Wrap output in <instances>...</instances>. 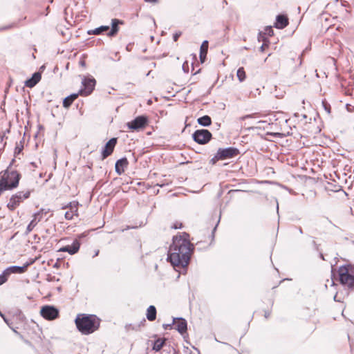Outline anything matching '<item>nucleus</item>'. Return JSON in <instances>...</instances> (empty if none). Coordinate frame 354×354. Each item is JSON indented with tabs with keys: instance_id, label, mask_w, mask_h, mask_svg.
<instances>
[{
	"instance_id": "473e14b6",
	"label": "nucleus",
	"mask_w": 354,
	"mask_h": 354,
	"mask_svg": "<svg viewBox=\"0 0 354 354\" xmlns=\"http://www.w3.org/2000/svg\"><path fill=\"white\" fill-rule=\"evenodd\" d=\"M218 160H221V158L218 157V153L216 152L214 156L210 160V163L215 165Z\"/></svg>"
},
{
	"instance_id": "6e6d98bb",
	"label": "nucleus",
	"mask_w": 354,
	"mask_h": 354,
	"mask_svg": "<svg viewBox=\"0 0 354 354\" xmlns=\"http://www.w3.org/2000/svg\"><path fill=\"white\" fill-rule=\"evenodd\" d=\"M194 59H196V55L195 54L192 55Z\"/></svg>"
},
{
	"instance_id": "13d9d810",
	"label": "nucleus",
	"mask_w": 354,
	"mask_h": 354,
	"mask_svg": "<svg viewBox=\"0 0 354 354\" xmlns=\"http://www.w3.org/2000/svg\"><path fill=\"white\" fill-rule=\"evenodd\" d=\"M339 0H335L336 2H337Z\"/></svg>"
},
{
	"instance_id": "f8f14e48",
	"label": "nucleus",
	"mask_w": 354,
	"mask_h": 354,
	"mask_svg": "<svg viewBox=\"0 0 354 354\" xmlns=\"http://www.w3.org/2000/svg\"><path fill=\"white\" fill-rule=\"evenodd\" d=\"M173 324H176L175 328L180 334L183 335L187 332V322L185 319L183 317H174Z\"/></svg>"
},
{
	"instance_id": "3c124183",
	"label": "nucleus",
	"mask_w": 354,
	"mask_h": 354,
	"mask_svg": "<svg viewBox=\"0 0 354 354\" xmlns=\"http://www.w3.org/2000/svg\"><path fill=\"white\" fill-rule=\"evenodd\" d=\"M304 53V52L302 53ZM303 55V54L301 55L299 59H300V62H299V64L301 65V62H302V59H301V56Z\"/></svg>"
},
{
	"instance_id": "4d7b16f0",
	"label": "nucleus",
	"mask_w": 354,
	"mask_h": 354,
	"mask_svg": "<svg viewBox=\"0 0 354 354\" xmlns=\"http://www.w3.org/2000/svg\"><path fill=\"white\" fill-rule=\"evenodd\" d=\"M216 226L213 229V231H212L213 233L216 230Z\"/></svg>"
},
{
	"instance_id": "c03bdc74",
	"label": "nucleus",
	"mask_w": 354,
	"mask_h": 354,
	"mask_svg": "<svg viewBox=\"0 0 354 354\" xmlns=\"http://www.w3.org/2000/svg\"><path fill=\"white\" fill-rule=\"evenodd\" d=\"M0 316L1 317H3V320L8 324V320L5 317L4 315L0 311Z\"/></svg>"
},
{
	"instance_id": "f03ea898",
	"label": "nucleus",
	"mask_w": 354,
	"mask_h": 354,
	"mask_svg": "<svg viewBox=\"0 0 354 354\" xmlns=\"http://www.w3.org/2000/svg\"><path fill=\"white\" fill-rule=\"evenodd\" d=\"M101 319L93 314H78L75 319L77 330L83 335H89L97 330Z\"/></svg>"
},
{
	"instance_id": "e433bc0d",
	"label": "nucleus",
	"mask_w": 354,
	"mask_h": 354,
	"mask_svg": "<svg viewBox=\"0 0 354 354\" xmlns=\"http://www.w3.org/2000/svg\"><path fill=\"white\" fill-rule=\"evenodd\" d=\"M171 227L175 230L181 229L183 227V224L181 223H176L171 226Z\"/></svg>"
},
{
	"instance_id": "f3484780",
	"label": "nucleus",
	"mask_w": 354,
	"mask_h": 354,
	"mask_svg": "<svg viewBox=\"0 0 354 354\" xmlns=\"http://www.w3.org/2000/svg\"><path fill=\"white\" fill-rule=\"evenodd\" d=\"M208 45H209L208 41L204 40L201 46L199 58H200V61L202 64L204 63L206 60V57H207V50H208Z\"/></svg>"
},
{
	"instance_id": "8fccbe9b",
	"label": "nucleus",
	"mask_w": 354,
	"mask_h": 354,
	"mask_svg": "<svg viewBox=\"0 0 354 354\" xmlns=\"http://www.w3.org/2000/svg\"><path fill=\"white\" fill-rule=\"evenodd\" d=\"M319 257H320V258H321L322 259L325 260V259H324V254H323L322 253H320Z\"/></svg>"
},
{
	"instance_id": "09e8293b",
	"label": "nucleus",
	"mask_w": 354,
	"mask_h": 354,
	"mask_svg": "<svg viewBox=\"0 0 354 354\" xmlns=\"http://www.w3.org/2000/svg\"><path fill=\"white\" fill-rule=\"evenodd\" d=\"M342 6H344V7L346 6V1H342Z\"/></svg>"
},
{
	"instance_id": "2f4dec72",
	"label": "nucleus",
	"mask_w": 354,
	"mask_h": 354,
	"mask_svg": "<svg viewBox=\"0 0 354 354\" xmlns=\"http://www.w3.org/2000/svg\"><path fill=\"white\" fill-rule=\"evenodd\" d=\"M75 215V213L72 212H70V211H67L66 213H65V218L67 219V220H71L73 219V216Z\"/></svg>"
},
{
	"instance_id": "4c0bfd02",
	"label": "nucleus",
	"mask_w": 354,
	"mask_h": 354,
	"mask_svg": "<svg viewBox=\"0 0 354 354\" xmlns=\"http://www.w3.org/2000/svg\"><path fill=\"white\" fill-rule=\"evenodd\" d=\"M182 68L185 73L189 72L188 63L187 61L183 63Z\"/></svg>"
},
{
	"instance_id": "a18cd8bd",
	"label": "nucleus",
	"mask_w": 354,
	"mask_h": 354,
	"mask_svg": "<svg viewBox=\"0 0 354 354\" xmlns=\"http://www.w3.org/2000/svg\"><path fill=\"white\" fill-rule=\"evenodd\" d=\"M11 26H3V27H1L0 28V30H7L9 28H10Z\"/></svg>"
},
{
	"instance_id": "f257e3e1",
	"label": "nucleus",
	"mask_w": 354,
	"mask_h": 354,
	"mask_svg": "<svg viewBox=\"0 0 354 354\" xmlns=\"http://www.w3.org/2000/svg\"><path fill=\"white\" fill-rule=\"evenodd\" d=\"M189 235L184 232L183 236L173 237L167 260L176 268L187 269L195 247L189 240Z\"/></svg>"
},
{
	"instance_id": "6e6552de",
	"label": "nucleus",
	"mask_w": 354,
	"mask_h": 354,
	"mask_svg": "<svg viewBox=\"0 0 354 354\" xmlns=\"http://www.w3.org/2000/svg\"><path fill=\"white\" fill-rule=\"evenodd\" d=\"M148 124V118L146 115H142L136 117L127 123V127L132 131H139L144 129Z\"/></svg>"
},
{
	"instance_id": "a211bd4d",
	"label": "nucleus",
	"mask_w": 354,
	"mask_h": 354,
	"mask_svg": "<svg viewBox=\"0 0 354 354\" xmlns=\"http://www.w3.org/2000/svg\"><path fill=\"white\" fill-rule=\"evenodd\" d=\"M80 95V93H79V92H78V93H72V94L69 95L68 96L66 97L63 100V106L66 109L69 108L71 106V105L72 104V103L73 102V101L75 100H76Z\"/></svg>"
},
{
	"instance_id": "dca6fc26",
	"label": "nucleus",
	"mask_w": 354,
	"mask_h": 354,
	"mask_svg": "<svg viewBox=\"0 0 354 354\" xmlns=\"http://www.w3.org/2000/svg\"><path fill=\"white\" fill-rule=\"evenodd\" d=\"M41 75L39 72H35L32 75V77L28 78L25 82V86L28 88L34 87L41 80Z\"/></svg>"
},
{
	"instance_id": "f704fd0d",
	"label": "nucleus",
	"mask_w": 354,
	"mask_h": 354,
	"mask_svg": "<svg viewBox=\"0 0 354 354\" xmlns=\"http://www.w3.org/2000/svg\"><path fill=\"white\" fill-rule=\"evenodd\" d=\"M49 211H50V209H43V208H42V209H41L37 212V213H39V216H38V218H39V217H40V216H41V217H42V215H43V214H45V215H46L47 213H48V212H49Z\"/></svg>"
},
{
	"instance_id": "a878e982",
	"label": "nucleus",
	"mask_w": 354,
	"mask_h": 354,
	"mask_svg": "<svg viewBox=\"0 0 354 354\" xmlns=\"http://www.w3.org/2000/svg\"><path fill=\"white\" fill-rule=\"evenodd\" d=\"M79 203L77 201L70 202L66 206L63 207V209L68 207L70 209V212H72L77 215V209H78Z\"/></svg>"
},
{
	"instance_id": "de8ad7c7",
	"label": "nucleus",
	"mask_w": 354,
	"mask_h": 354,
	"mask_svg": "<svg viewBox=\"0 0 354 354\" xmlns=\"http://www.w3.org/2000/svg\"><path fill=\"white\" fill-rule=\"evenodd\" d=\"M99 254V250L95 251L93 257H97Z\"/></svg>"
},
{
	"instance_id": "ea45409f",
	"label": "nucleus",
	"mask_w": 354,
	"mask_h": 354,
	"mask_svg": "<svg viewBox=\"0 0 354 354\" xmlns=\"http://www.w3.org/2000/svg\"><path fill=\"white\" fill-rule=\"evenodd\" d=\"M88 234V232H83L82 234H80L77 235V239H83L84 237H86Z\"/></svg>"
},
{
	"instance_id": "0eeeda50",
	"label": "nucleus",
	"mask_w": 354,
	"mask_h": 354,
	"mask_svg": "<svg viewBox=\"0 0 354 354\" xmlns=\"http://www.w3.org/2000/svg\"><path fill=\"white\" fill-rule=\"evenodd\" d=\"M40 314L46 319L53 320L59 317V311L54 306L46 305L41 307Z\"/></svg>"
},
{
	"instance_id": "4468645a",
	"label": "nucleus",
	"mask_w": 354,
	"mask_h": 354,
	"mask_svg": "<svg viewBox=\"0 0 354 354\" xmlns=\"http://www.w3.org/2000/svg\"><path fill=\"white\" fill-rule=\"evenodd\" d=\"M129 164L128 160L126 157L118 159L115 165V171L118 175H121L124 172L125 168L127 167Z\"/></svg>"
},
{
	"instance_id": "5701e85b",
	"label": "nucleus",
	"mask_w": 354,
	"mask_h": 354,
	"mask_svg": "<svg viewBox=\"0 0 354 354\" xmlns=\"http://www.w3.org/2000/svg\"><path fill=\"white\" fill-rule=\"evenodd\" d=\"M198 124L203 127H209L212 124V119L209 115H203L197 119Z\"/></svg>"
},
{
	"instance_id": "c9c22d12",
	"label": "nucleus",
	"mask_w": 354,
	"mask_h": 354,
	"mask_svg": "<svg viewBox=\"0 0 354 354\" xmlns=\"http://www.w3.org/2000/svg\"><path fill=\"white\" fill-rule=\"evenodd\" d=\"M182 32L180 31L176 32L173 35V39L174 41H176L178 38L181 36Z\"/></svg>"
},
{
	"instance_id": "aec40b11",
	"label": "nucleus",
	"mask_w": 354,
	"mask_h": 354,
	"mask_svg": "<svg viewBox=\"0 0 354 354\" xmlns=\"http://www.w3.org/2000/svg\"><path fill=\"white\" fill-rule=\"evenodd\" d=\"M39 213H35L33 215V219L29 223L26 227V234L30 233L33 228L36 226L38 222H39L41 219V216L39 217Z\"/></svg>"
},
{
	"instance_id": "423d86ee",
	"label": "nucleus",
	"mask_w": 354,
	"mask_h": 354,
	"mask_svg": "<svg viewBox=\"0 0 354 354\" xmlns=\"http://www.w3.org/2000/svg\"><path fill=\"white\" fill-rule=\"evenodd\" d=\"M82 88L79 91L80 95H89L95 88L96 80L94 77H84L82 80Z\"/></svg>"
},
{
	"instance_id": "7c9ffc66",
	"label": "nucleus",
	"mask_w": 354,
	"mask_h": 354,
	"mask_svg": "<svg viewBox=\"0 0 354 354\" xmlns=\"http://www.w3.org/2000/svg\"><path fill=\"white\" fill-rule=\"evenodd\" d=\"M322 103V106H323L324 109L328 114L330 113V104L326 100H323Z\"/></svg>"
},
{
	"instance_id": "603ef678",
	"label": "nucleus",
	"mask_w": 354,
	"mask_h": 354,
	"mask_svg": "<svg viewBox=\"0 0 354 354\" xmlns=\"http://www.w3.org/2000/svg\"><path fill=\"white\" fill-rule=\"evenodd\" d=\"M266 121H263V120H260L258 122L259 124H262V123H265Z\"/></svg>"
},
{
	"instance_id": "864d4df0",
	"label": "nucleus",
	"mask_w": 354,
	"mask_h": 354,
	"mask_svg": "<svg viewBox=\"0 0 354 354\" xmlns=\"http://www.w3.org/2000/svg\"><path fill=\"white\" fill-rule=\"evenodd\" d=\"M5 137V135H3V136L1 138V140L2 141Z\"/></svg>"
},
{
	"instance_id": "20e7f679",
	"label": "nucleus",
	"mask_w": 354,
	"mask_h": 354,
	"mask_svg": "<svg viewBox=\"0 0 354 354\" xmlns=\"http://www.w3.org/2000/svg\"><path fill=\"white\" fill-rule=\"evenodd\" d=\"M33 261L30 262H26L22 266H12L6 269H5L2 273L0 274V286L5 283L9 277V276L12 273L17 274H22L24 273L28 266L33 263Z\"/></svg>"
},
{
	"instance_id": "58836bf2",
	"label": "nucleus",
	"mask_w": 354,
	"mask_h": 354,
	"mask_svg": "<svg viewBox=\"0 0 354 354\" xmlns=\"http://www.w3.org/2000/svg\"><path fill=\"white\" fill-rule=\"evenodd\" d=\"M174 324H173V322L171 324H164L162 325V327L164 328L165 330L171 329L172 328V326Z\"/></svg>"
},
{
	"instance_id": "6ab92c4d",
	"label": "nucleus",
	"mask_w": 354,
	"mask_h": 354,
	"mask_svg": "<svg viewBox=\"0 0 354 354\" xmlns=\"http://www.w3.org/2000/svg\"><path fill=\"white\" fill-rule=\"evenodd\" d=\"M109 29H110L109 26H101L95 28L94 29L88 30L87 31V34L89 35H99L104 34V32H107L108 30H109Z\"/></svg>"
},
{
	"instance_id": "79ce46f5",
	"label": "nucleus",
	"mask_w": 354,
	"mask_h": 354,
	"mask_svg": "<svg viewBox=\"0 0 354 354\" xmlns=\"http://www.w3.org/2000/svg\"><path fill=\"white\" fill-rule=\"evenodd\" d=\"M145 2L148 3H157L158 2V0H144Z\"/></svg>"
},
{
	"instance_id": "49530a36",
	"label": "nucleus",
	"mask_w": 354,
	"mask_h": 354,
	"mask_svg": "<svg viewBox=\"0 0 354 354\" xmlns=\"http://www.w3.org/2000/svg\"><path fill=\"white\" fill-rule=\"evenodd\" d=\"M298 230H299V232L300 234H303V230H302V228H301V227H298Z\"/></svg>"
},
{
	"instance_id": "1a4fd4ad",
	"label": "nucleus",
	"mask_w": 354,
	"mask_h": 354,
	"mask_svg": "<svg viewBox=\"0 0 354 354\" xmlns=\"http://www.w3.org/2000/svg\"><path fill=\"white\" fill-rule=\"evenodd\" d=\"M218 157L221 158V160L229 159L236 156L239 153V150L233 147H229L226 148H219L217 150Z\"/></svg>"
},
{
	"instance_id": "c756f323",
	"label": "nucleus",
	"mask_w": 354,
	"mask_h": 354,
	"mask_svg": "<svg viewBox=\"0 0 354 354\" xmlns=\"http://www.w3.org/2000/svg\"><path fill=\"white\" fill-rule=\"evenodd\" d=\"M24 149L23 145L17 143V145L15 148V156H17V155L20 154Z\"/></svg>"
},
{
	"instance_id": "39448f33",
	"label": "nucleus",
	"mask_w": 354,
	"mask_h": 354,
	"mask_svg": "<svg viewBox=\"0 0 354 354\" xmlns=\"http://www.w3.org/2000/svg\"><path fill=\"white\" fill-rule=\"evenodd\" d=\"M192 138L199 145H206L212 138V134L205 129H197L192 133Z\"/></svg>"
},
{
	"instance_id": "ddd939ff",
	"label": "nucleus",
	"mask_w": 354,
	"mask_h": 354,
	"mask_svg": "<svg viewBox=\"0 0 354 354\" xmlns=\"http://www.w3.org/2000/svg\"><path fill=\"white\" fill-rule=\"evenodd\" d=\"M123 24L124 21L122 20L118 19H112L111 23V28L108 30L106 35L110 37H115L119 31V25Z\"/></svg>"
},
{
	"instance_id": "9b49d317",
	"label": "nucleus",
	"mask_w": 354,
	"mask_h": 354,
	"mask_svg": "<svg viewBox=\"0 0 354 354\" xmlns=\"http://www.w3.org/2000/svg\"><path fill=\"white\" fill-rule=\"evenodd\" d=\"M81 243L78 239H75L71 245H67L60 248L58 252H68L71 255H73L78 252Z\"/></svg>"
},
{
	"instance_id": "2eb2a0df",
	"label": "nucleus",
	"mask_w": 354,
	"mask_h": 354,
	"mask_svg": "<svg viewBox=\"0 0 354 354\" xmlns=\"http://www.w3.org/2000/svg\"><path fill=\"white\" fill-rule=\"evenodd\" d=\"M288 25V19L283 15H278L274 26L278 29H283Z\"/></svg>"
},
{
	"instance_id": "4be33fe9",
	"label": "nucleus",
	"mask_w": 354,
	"mask_h": 354,
	"mask_svg": "<svg viewBox=\"0 0 354 354\" xmlns=\"http://www.w3.org/2000/svg\"><path fill=\"white\" fill-rule=\"evenodd\" d=\"M30 190H27L26 192H18L13 196L16 199H18L19 201V204L24 201V200L27 199L30 197Z\"/></svg>"
},
{
	"instance_id": "72a5a7b5",
	"label": "nucleus",
	"mask_w": 354,
	"mask_h": 354,
	"mask_svg": "<svg viewBox=\"0 0 354 354\" xmlns=\"http://www.w3.org/2000/svg\"><path fill=\"white\" fill-rule=\"evenodd\" d=\"M269 44L270 42H263V44L261 46V47L259 48V50L261 52H263L266 49V48H268V46H269Z\"/></svg>"
},
{
	"instance_id": "bb28decb",
	"label": "nucleus",
	"mask_w": 354,
	"mask_h": 354,
	"mask_svg": "<svg viewBox=\"0 0 354 354\" xmlns=\"http://www.w3.org/2000/svg\"><path fill=\"white\" fill-rule=\"evenodd\" d=\"M236 75H237L239 80L241 82H243L245 80L246 75H245V72L243 67H240L238 68L237 72H236Z\"/></svg>"
},
{
	"instance_id": "c85d7f7f",
	"label": "nucleus",
	"mask_w": 354,
	"mask_h": 354,
	"mask_svg": "<svg viewBox=\"0 0 354 354\" xmlns=\"http://www.w3.org/2000/svg\"><path fill=\"white\" fill-rule=\"evenodd\" d=\"M257 39L259 41L269 42L268 39L266 37L265 34L261 31L259 32Z\"/></svg>"
},
{
	"instance_id": "5fc2aeb1",
	"label": "nucleus",
	"mask_w": 354,
	"mask_h": 354,
	"mask_svg": "<svg viewBox=\"0 0 354 354\" xmlns=\"http://www.w3.org/2000/svg\"><path fill=\"white\" fill-rule=\"evenodd\" d=\"M14 161H15V159H12V162H11V163H10V166H9V167H10V166H11V165L12 164V162H13Z\"/></svg>"
},
{
	"instance_id": "7ed1b4c3",
	"label": "nucleus",
	"mask_w": 354,
	"mask_h": 354,
	"mask_svg": "<svg viewBox=\"0 0 354 354\" xmlns=\"http://www.w3.org/2000/svg\"><path fill=\"white\" fill-rule=\"evenodd\" d=\"M338 275L339 283L347 286L349 290H354V266L344 265L339 268Z\"/></svg>"
},
{
	"instance_id": "37998d69",
	"label": "nucleus",
	"mask_w": 354,
	"mask_h": 354,
	"mask_svg": "<svg viewBox=\"0 0 354 354\" xmlns=\"http://www.w3.org/2000/svg\"><path fill=\"white\" fill-rule=\"evenodd\" d=\"M252 115H244V116L241 117V120H245L246 118H252Z\"/></svg>"
},
{
	"instance_id": "412c9836",
	"label": "nucleus",
	"mask_w": 354,
	"mask_h": 354,
	"mask_svg": "<svg viewBox=\"0 0 354 354\" xmlns=\"http://www.w3.org/2000/svg\"><path fill=\"white\" fill-rule=\"evenodd\" d=\"M157 310L154 306L151 305L147 309L146 317L150 321L153 322L156 319Z\"/></svg>"
},
{
	"instance_id": "a19ab883",
	"label": "nucleus",
	"mask_w": 354,
	"mask_h": 354,
	"mask_svg": "<svg viewBox=\"0 0 354 354\" xmlns=\"http://www.w3.org/2000/svg\"><path fill=\"white\" fill-rule=\"evenodd\" d=\"M270 316V312L268 310H266L264 313V317L268 319Z\"/></svg>"
},
{
	"instance_id": "393cba45",
	"label": "nucleus",
	"mask_w": 354,
	"mask_h": 354,
	"mask_svg": "<svg viewBox=\"0 0 354 354\" xmlns=\"http://www.w3.org/2000/svg\"><path fill=\"white\" fill-rule=\"evenodd\" d=\"M19 205V201L18 199H16L15 196L12 195L11 198H10L9 203L7 204V207L11 210H15L17 207Z\"/></svg>"
},
{
	"instance_id": "9d476101",
	"label": "nucleus",
	"mask_w": 354,
	"mask_h": 354,
	"mask_svg": "<svg viewBox=\"0 0 354 354\" xmlns=\"http://www.w3.org/2000/svg\"><path fill=\"white\" fill-rule=\"evenodd\" d=\"M117 142L118 138H112L105 144V145L102 147L101 152L102 160L106 159L108 156L112 154Z\"/></svg>"
},
{
	"instance_id": "cd10ccee",
	"label": "nucleus",
	"mask_w": 354,
	"mask_h": 354,
	"mask_svg": "<svg viewBox=\"0 0 354 354\" xmlns=\"http://www.w3.org/2000/svg\"><path fill=\"white\" fill-rule=\"evenodd\" d=\"M265 35H268L269 37H271L274 35V30L272 29V27L269 26H266L264 29V32H263Z\"/></svg>"
},
{
	"instance_id": "b1692460",
	"label": "nucleus",
	"mask_w": 354,
	"mask_h": 354,
	"mask_svg": "<svg viewBox=\"0 0 354 354\" xmlns=\"http://www.w3.org/2000/svg\"><path fill=\"white\" fill-rule=\"evenodd\" d=\"M165 344V339H158L153 342L152 349L156 352L160 351Z\"/></svg>"
}]
</instances>
